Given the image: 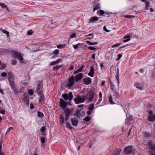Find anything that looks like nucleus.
I'll return each instance as SVG.
<instances>
[{
    "label": "nucleus",
    "instance_id": "nucleus-1",
    "mask_svg": "<svg viewBox=\"0 0 155 155\" xmlns=\"http://www.w3.org/2000/svg\"><path fill=\"white\" fill-rule=\"evenodd\" d=\"M149 147V152L150 155H155V144L153 143L152 141L150 140L146 145H144V148L147 149Z\"/></svg>",
    "mask_w": 155,
    "mask_h": 155
},
{
    "label": "nucleus",
    "instance_id": "nucleus-2",
    "mask_svg": "<svg viewBox=\"0 0 155 155\" xmlns=\"http://www.w3.org/2000/svg\"><path fill=\"white\" fill-rule=\"evenodd\" d=\"M37 85L36 92L38 95H40L42 92L43 85L42 81H39L37 82Z\"/></svg>",
    "mask_w": 155,
    "mask_h": 155
},
{
    "label": "nucleus",
    "instance_id": "nucleus-3",
    "mask_svg": "<svg viewBox=\"0 0 155 155\" xmlns=\"http://www.w3.org/2000/svg\"><path fill=\"white\" fill-rule=\"evenodd\" d=\"M86 99V96H83L82 98L80 95H78L76 98L74 99V101L75 104H79L84 102Z\"/></svg>",
    "mask_w": 155,
    "mask_h": 155
},
{
    "label": "nucleus",
    "instance_id": "nucleus-4",
    "mask_svg": "<svg viewBox=\"0 0 155 155\" xmlns=\"http://www.w3.org/2000/svg\"><path fill=\"white\" fill-rule=\"evenodd\" d=\"M62 97L66 101L68 100L71 101L73 99V95L72 92L71 91L69 93V95L68 94L65 93L62 95Z\"/></svg>",
    "mask_w": 155,
    "mask_h": 155
},
{
    "label": "nucleus",
    "instance_id": "nucleus-5",
    "mask_svg": "<svg viewBox=\"0 0 155 155\" xmlns=\"http://www.w3.org/2000/svg\"><path fill=\"white\" fill-rule=\"evenodd\" d=\"M11 53L14 58H23V54H21L18 51H13L11 52Z\"/></svg>",
    "mask_w": 155,
    "mask_h": 155
},
{
    "label": "nucleus",
    "instance_id": "nucleus-6",
    "mask_svg": "<svg viewBox=\"0 0 155 155\" xmlns=\"http://www.w3.org/2000/svg\"><path fill=\"white\" fill-rule=\"evenodd\" d=\"M94 92L92 90H91L88 91V94H87L85 96H86V97H87L88 100L89 101H91L93 100L94 96Z\"/></svg>",
    "mask_w": 155,
    "mask_h": 155
},
{
    "label": "nucleus",
    "instance_id": "nucleus-7",
    "mask_svg": "<svg viewBox=\"0 0 155 155\" xmlns=\"http://www.w3.org/2000/svg\"><path fill=\"white\" fill-rule=\"evenodd\" d=\"M59 105L62 109L64 110L67 107L68 104L67 102L61 98L60 99Z\"/></svg>",
    "mask_w": 155,
    "mask_h": 155
},
{
    "label": "nucleus",
    "instance_id": "nucleus-8",
    "mask_svg": "<svg viewBox=\"0 0 155 155\" xmlns=\"http://www.w3.org/2000/svg\"><path fill=\"white\" fill-rule=\"evenodd\" d=\"M71 111L70 109L67 108L64 110V113L65 114V120L66 121H67L69 119V117L71 114Z\"/></svg>",
    "mask_w": 155,
    "mask_h": 155
},
{
    "label": "nucleus",
    "instance_id": "nucleus-9",
    "mask_svg": "<svg viewBox=\"0 0 155 155\" xmlns=\"http://www.w3.org/2000/svg\"><path fill=\"white\" fill-rule=\"evenodd\" d=\"M8 80L9 84L15 82L14 81V75L12 74L11 72H9L8 73Z\"/></svg>",
    "mask_w": 155,
    "mask_h": 155
},
{
    "label": "nucleus",
    "instance_id": "nucleus-10",
    "mask_svg": "<svg viewBox=\"0 0 155 155\" xmlns=\"http://www.w3.org/2000/svg\"><path fill=\"white\" fill-rule=\"evenodd\" d=\"M9 84L12 89L13 92L15 94H16L19 93L18 91V89L15 85V82L10 83Z\"/></svg>",
    "mask_w": 155,
    "mask_h": 155
},
{
    "label": "nucleus",
    "instance_id": "nucleus-11",
    "mask_svg": "<svg viewBox=\"0 0 155 155\" xmlns=\"http://www.w3.org/2000/svg\"><path fill=\"white\" fill-rule=\"evenodd\" d=\"M74 76H72L69 79V84L67 85V86H68L69 87H71L74 84Z\"/></svg>",
    "mask_w": 155,
    "mask_h": 155
},
{
    "label": "nucleus",
    "instance_id": "nucleus-12",
    "mask_svg": "<svg viewBox=\"0 0 155 155\" xmlns=\"http://www.w3.org/2000/svg\"><path fill=\"white\" fill-rule=\"evenodd\" d=\"M132 149V146H129L126 147L124 149V152L126 154H129L130 153Z\"/></svg>",
    "mask_w": 155,
    "mask_h": 155
},
{
    "label": "nucleus",
    "instance_id": "nucleus-13",
    "mask_svg": "<svg viewBox=\"0 0 155 155\" xmlns=\"http://www.w3.org/2000/svg\"><path fill=\"white\" fill-rule=\"evenodd\" d=\"M83 82L84 84L88 85L91 83V80L90 78H87L83 79Z\"/></svg>",
    "mask_w": 155,
    "mask_h": 155
},
{
    "label": "nucleus",
    "instance_id": "nucleus-14",
    "mask_svg": "<svg viewBox=\"0 0 155 155\" xmlns=\"http://www.w3.org/2000/svg\"><path fill=\"white\" fill-rule=\"evenodd\" d=\"M71 120L72 122V124L74 126H76L78 125V120L76 118L72 117L71 119Z\"/></svg>",
    "mask_w": 155,
    "mask_h": 155
},
{
    "label": "nucleus",
    "instance_id": "nucleus-15",
    "mask_svg": "<svg viewBox=\"0 0 155 155\" xmlns=\"http://www.w3.org/2000/svg\"><path fill=\"white\" fill-rule=\"evenodd\" d=\"M113 96L115 97V100L118 99L120 97L119 94L116 90L113 91Z\"/></svg>",
    "mask_w": 155,
    "mask_h": 155
},
{
    "label": "nucleus",
    "instance_id": "nucleus-16",
    "mask_svg": "<svg viewBox=\"0 0 155 155\" xmlns=\"http://www.w3.org/2000/svg\"><path fill=\"white\" fill-rule=\"evenodd\" d=\"M94 67L92 66L90 68V71L88 73V75L91 77H93L94 76Z\"/></svg>",
    "mask_w": 155,
    "mask_h": 155
},
{
    "label": "nucleus",
    "instance_id": "nucleus-17",
    "mask_svg": "<svg viewBox=\"0 0 155 155\" xmlns=\"http://www.w3.org/2000/svg\"><path fill=\"white\" fill-rule=\"evenodd\" d=\"M83 75L82 73H79L77 75L75 76V81L76 82H78L81 80L82 78Z\"/></svg>",
    "mask_w": 155,
    "mask_h": 155
},
{
    "label": "nucleus",
    "instance_id": "nucleus-18",
    "mask_svg": "<svg viewBox=\"0 0 155 155\" xmlns=\"http://www.w3.org/2000/svg\"><path fill=\"white\" fill-rule=\"evenodd\" d=\"M99 20L98 17L96 16L90 18L89 19V22H88L93 23L95 21H96Z\"/></svg>",
    "mask_w": 155,
    "mask_h": 155
},
{
    "label": "nucleus",
    "instance_id": "nucleus-19",
    "mask_svg": "<svg viewBox=\"0 0 155 155\" xmlns=\"http://www.w3.org/2000/svg\"><path fill=\"white\" fill-rule=\"evenodd\" d=\"M121 151V149L118 148L115 150L112 155H119Z\"/></svg>",
    "mask_w": 155,
    "mask_h": 155
},
{
    "label": "nucleus",
    "instance_id": "nucleus-20",
    "mask_svg": "<svg viewBox=\"0 0 155 155\" xmlns=\"http://www.w3.org/2000/svg\"><path fill=\"white\" fill-rule=\"evenodd\" d=\"M101 8V6L100 4L99 3H97L93 9V12H94L96 10L100 9Z\"/></svg>",
    "mask_w": 155,
    "mask_h": 155
},
{
    "label": "nucleus",
    "instance_id": "nucleus-21",
    "mask_svg": "<svg viewBox=\"0 0 155 155\" xmlns=\"http://www.w3.org/2000/svg\"><path fill=\"white\" fill-rule=\"evenodd\" d=\"M133 120V116L132 115L130 116L128 118H127L126 120L125 123L127 124H130V122L127 121L128 120H129L130 121H131V120Z\"/></svg>",
    "mask_w": 155,
    "mask_h": 155
},
{
    "label": "nucleus",
    "instance_id": "nucleus-22",
    "mask_svg": "<svg viewBox=\"0 0 155 155\" xmlns=\"http://www.w3.org/2000/svg\"><path fill=\"white\" fill-rule=\"evenodd\" d=\"M80 110H77L76 113L74 114V115L77 117H80L81 115L80 114Z\"/></svg>",
    "mask_w": 155,
    "mask_h": 155
},
{
    "label": "nucleus",
    "instance_id": "nucleus-23",
    "mask_svg": "<svg viewBox=\"0 0 155 155\" xmlns=\"http://www.w3.org/2000/svg\"><path fill=\"white\" fill-rule=\"evenodd\" d=\"M0 6L2 8H6V10H7V11L9 12V11L8 9V8L7 5H5L4 3H2L0 2Z\"/></svg>",
    "mask_w": 155,
    "mask_h": 155
},
{
    "label": "nucleus",
    "instance_id": "nucleus-24",
    "mask_svg": "<svg viewBox=\"0 0 155 155\" xmlns=\"http://www.w3.org/2000/svg\"><path fill=\"white\" fill-rule=\"evenodd\" d=\"M61 60V59H58L55 61H52L50 64V65H53L59 63Z\"/></svg>",
    "mask_w": 155,
    "mask_h": 155
},
{
    "label": "nucleus",
    "instance_id": "nucleus-25",
    "mask_svg": "<svg viewBox=\"0 0 155 155\" xmlns=\"http://www.w3.org/2000/svg\"><path fill=\"white\" fill-rule=\"evenodd\" d=\"M40 97L39 99V102H41L42 101H44L45 100V97L43 94H42V93L40 95Z\"/></svg>",
    "mask_w": 155,
    "mask_h": 155
},
{
    "label": "nucleus",
    "instance_id": "nucleus-26",
    "mask_svg": "<svg viewBox=\"0 0 155 155\" xmlns=\"http://www.w3.org/2000/svg\"><path fill=\"white\" fill-rule=\"evenodd\" d=\"M149 120L150 122H153L155 120V115L149 116L148 117Z\"/></svg>",
    "mask_w": 155,
    "mask_h": 155
},
{
    "label": "nucleus",
    "instance_id": "nucleus-27",
    "mask_svg": "<svg viewBox=\"0 0 155 155\" xmlns=\"http://www.w3.org/2000/svg\"><path fill=\"white\" fill-rule=\"evenodd\" d=\"M105 57L106 58H112V56L111 55V54L110 52H107L105 54Z\"/></svg>",
    "mask_w": 155,
    "mask_h": 155
},
{
    "label": "nucleus",
    "instance_id": "nucleus-28",
    "mask_svg": "<svg viewBox=\"0 0 155 155\" xmlns=\"http://www.w3.org/2000/svg\"><path fill=\"white\" fill-rule=\"evenodd\" d=\"M94 105L93 103L91 104L89 106V110L90 111H92L94 109Z\"/></svg>",
    "mask_w": 155,
    "mask_h": 155
},
{
    "label": "nucleus",
    "instance_id": "nucleus-29",
    "mask_svg": "<svg viewBox=\"0 0 155 155\" xmlns=\"http://www.w3.org/2000/svg\"><path fill=\"white\" fill-rule=\"evenodd\" d=\"M93 35L92 33L89 34L87 35H85V37H89L87 38L89 39H92L93 38Z\"/></svg>",
    "mask_w": 155,
    "mask_h": 155
},
{
    "label": "nucleus",
    "instance_id": "nucleus-30",
    "mask_svg": "<svg viewBox=\"0 0 155 155\" xmlns=\"http://www.w3.org/2000/svg\"><path fill=\"white\" fill-rule=\"evenodd\" d=\"M91 119V118L90 116H87L84 118L83 120L87 122H89Z\"/></svg>",
    "mask_w": 155,
    "mask_h": 155
},
{
    "label": "nucleus",
    "instance_id": "nucleus-31",
    "mask_svg": "<svg viewBox=\"0 0 155 155\" xmlns=\"http://www.w3.org/2000/svg\"><path fill=\"white\" fill-rule=\"evenodd\" d=\"M109 101L110 102V103L111 104H114V102L113 101L112 96L111 95H110L109 97Z\"/></svg>",
    "mask_w": 155,
    "mask_h": 155
},
{
    "label": "nucleus",
    "instance_id": "nucleus-32",
    "mask_svg": "<svg viewBox=\"0 0 155 155\" xmlns=\"http://www.w3.org/2000/svg\"><path fill=\"white\" fill-rule=\"evenodd\" d=\"M105 13V12L103 10H101L99 11H98L97 12V14L98 15H102L104 14Z\"/></svg>",
    "mask_w": 155,
    "mask_h": 155
},
{
    "label": "nucleus",
    "instance_id": "nucleus-33",
    "mask_svg": "<svg viewBox=\"0 0 155 155\" xmlns=\"http://www.w3.org/2000/svg\"><path fill=\"white\" fill-rule=\"evenodd\" d=\"M65 45L64 44H59L58 45L57 47L58 48H64Z\"/></svg>",
    "mask_w": 155,
    "mask_h": 155
},
{
    "label": "nucleus",
    "instance_id": "nucleus-34",
    "mask_svg": "<svg viewBox=\"0 0 155 155\" xmlns=\"http://www.w3.org/2000/svg\"><path fill=\"white\" fill-rule=\"evenodd\" d=\"M61 67V65H60L57 66L56 67H54L53 68V70L54 71H57Z\"/></svg>",
    "mask_w": 155,
    "mask_h": 155
},
{
    "label": "nucleus",
    "instance_id": "nucleus-35",
    "mask_svg": "<svg viewBox=\"0 0 155 155\" xmlns=\"http://www.w3.org/2000/svg\"><path fill=\"white\" fill-rule=\"evenodd\" d=\"M135 86H136V87L137 88L141 90L142 89V88L143 86L142 85H140L139 84H137V83H136Z\"/></svg>",
    "mask_w": 155,
    "mask_h": 155
},
{
    "label": "nucleus",
    "instance_id": "nucleus-36",
    "mask_svg": "<svg viewBox=\"0 0 155 155\" xmlns=\"http://www.w3.org/2000/svg\"><path fill=\"white\" fill-rule=\"evenodd\" d=\"M144 134L147 137H150L151 135V134L150 132L146 131L144 132Z\"/></svg>",
    "mask_w": 155,
    "mask_h": 155
},
{
    "label": "nucleus",
    "instance_id": "nucleus-37",
    "mask_svg": "<svg viewBox=\"0 0 155 155\" xmlns=\"http://www.w3.org/2000/svg\"><path fill=\"white\" fill-rule=\"evenodd\" d=\"M38 117L42 118L44 117V114L43 113L40 112L38 111L37 112Z\"/></svg>",
    "mask_w": 155,
    "mask_h": 155
},
{
    "label": "nucleus",
    "instance_id": "nucleus-38",
    "mask_svg": "<svg viewBox=\"0 0 155 155\" xmlns=\"http://www.w3.org/2000/svg\"><path fill=\"white\" fill-rule=\"evenodd\" d=\"M60 121L62 124H64L65 123L64 118L62 116H61L60 118Z\"/></svg>",
    "mask_w": 155,
    "mask_h": 155
},
{
    "label": "nucleus",
    "instance_id": "nucleus-39",
    "mask_svg": "<svg viewBox=\"0 0 155 155\" xmlns=\"http://www.w3.org/2000/svg\"><path fill=\"white\" fill-rule=\"evenodd\" d=\"M81 43H78L77 44L73 45L74 48L76 50H77L79 46L81 44Z\"/></svg>",
    "mask_w": 155,
    "mask_h": 155
},
{
    "label": "nucleus",
    "instance_id": "nucleus-40",
    "mask_svg": "<svg viewBox=\"0 0 155 155\" xmlns=\"http://www.w3.org/2000/svg\"><path fill=\"white\" fill-rule=\"evenodd\" d=\"M149 5L150 2L148 1H147L145 2V7L146 8L145 9L146 10H147L149 9L147 8L149 6Z\"/></svg>",
    "mask_w": 155,
    "mask_h": 155
},
{
    "label": "nucleus",
    "instance_id": "nucleus-41",
    "mask_svg": "<svg viewBox=\"0 0 155 155\" xmlns=\"http://www.w3.org/2000/svg\"><path fill=\"white\" fill-rule=\"evenodd\" d=\"M59 53V51L58 49L54 50L53 52V54L55 56L57 55Z\"/></svg>",
    "mask_w": 155,
    "mask_h": 155
},
{
    "label": "nucleus",
    "instance_id": "nucleus-42",
    "mask_svg": "<svg viewBox=\"0 0 155 155\" xmlns=\"http://www.w3.org/2000/svg\"><path fill=\"white\" fill-rule=\"evenodd\" d=\"M2 143V142L1 141V142H0V155H4V153L1 150V149H2V145H1V143Z\"/></svg>",
    "mask_w": 155,
    "mask_h": 155
},
{
    "label": "nucleus",
    "instance_id": "nucleus-43",
    "mask_svg": "<svg viewBox=\"0 0 155 155\" xmlns=\"http://www.w3.org/2000/svg\"><path fill=\"white\" fill-rule=\"evenodd\" d=\"M66 126L67 128H69L71 130L72 129V127L71 126L70 124L68 122L67 123Z\"/></svg>",
    "mask_w": 155,
    "mask_h": 155
},
{
    "label": "nucleus",
    "instance_id": "nucleus-44",
    "mask_svg": "<svg viewBox=\"0 0 155 155\" xmlns=\"http://www.w3.org/2000/svg\"><path fill=\"white\" fill-rule=\"evenodd\" d=\"M110 86H111V89L113 91L114 90V85L113 83L111 81H110Z\"/></svg>",
    "mask_w": 155,
    "mask_h": 155
},
{
    "label": "nucleus",
    "instance_id": "nucleus-45",
    "mask_svg": "<svg viewBox=\"0 0 155 155\" xmlns=\"http://www.w3.org/2000/svg\"><path fill=\"white\" fill-rule=\"evenodd\" d=\"M2 31L3 32V33H4L6 34L7 37H8L9 36V32L5 31V30L2 29Z\"/></svg>",
    "mask_w": 155,
    "mask_h": 155
},
{
    "label": "nucleus",
    "instance_id": "nucleus-46",
    "mask_svg": "<svg viewBox=\"0 0 155 155\" xmlns=\"http://www.w3.org/2000/svg\"><path fill=\"white\" fill-rule=\"evenodd\" d=\"M85 67V66L84 65H82L81 66L79 69H78V70L79 71V72H81L83 69Z\"/></svg>",
    "mask_w": 155,
    "mask_h": 155
},
{
    "label": "nucleus",
    "instance_id": "nucleus-47",
    "mask_svg": "<svg viewBox=\"0 0 155 155\" xmlns=\"http://www.w3.org/2000/svg\"><path fill=\"white\" fill-rule=\"evenodd\" d=\"M28 93L30 95H32L34 93L33 91L31 89H30L28 91Z\"/></svg>",
    "mask_w": 155,
    "mask_h": 155
},
{
    "label": "nucleus",
    "instance_id": "nucleus-48",
    "mask_svg": "<svg viewBox=\"0 0 155 155\" xmlns=\"http://www.w3.org/2000/svg\"><path fill=\"white\" fill-rule=\"evenodd\" d=\"M119 71H118H118H117V74L116 76V79L118 82V84L119 83Z\"/></svg>",
    "mask_w": 155,
    "mask_h": 155
},
{
    "label": "nucleus",
    "instance_id": "nucleus-49",
    "mask_svg": "<svg viewBox=\"0 0 155 155\" xmlns=\"http://www.w3.org/2000/svg\"><path fill=\"white\" fill-rule=\"evenodd\" d=\"M125 17L127 18H134L135 17V16L134 15H126L125 16Z\"/></svg>",
    "mask_w": 155,
    "mask_h": 155
},
{
    "label": "nucleus",
    "instance_id": "nucleus-50",
    "mask_svg": "<svg viewBox=\"0 0 155 155\" xmlns=\"http://www.w3.org/2000/svg\"><path fill=\"white\" fill-rule=\"evenodd\" d=\"M33 31L31 30H29L27 31V34L29 35H30L32 34Z\"/></svg>",
    "mask_w": 155,
    "mask_h": 155
},
{
    "label": "nucleus",
    "instance_id": "nucleus-51",
    "mask_svg": "<svg viewBox=\"0 0 155 155\" xmlns=\"http://www.w3.org/2000/svg\"><path fill=\"white\" fill-rule=\"evenodd\" d=\"M41 141L42 144L44 143L45 142V138L43 137H41Z\"/></svg>",
    "mask_w": 155,
    "mask_h": 155
},
{
    "label": "nucleus",
    "instance_id": "nucleus-52",
    "mask_svg": "<svg viewBox=\"0 0 155 155\" xmlns=\"http://www.w3.org/2000/svg\"><path fill=\"white\" fill-rule=\"evenodd\" d=\"M45 130V126L42 127L40 129V131L42 132H44Z\"/></svg>",
    "mask_w": 155,
    "mask_h": 155
},
{
    "label": "nucleus",
    "instance_id": "nucleus-53",
    "mask_svg": "<svg viewBox=\"0 0 155 155\" xmlns=\"http://www.w3.org/2000/svg\"><path fill=\"white\" fill-rule=\"evenodd\" d=\"M17 61L16 60H13L12 61V65H15L17 63Z\"/></svg>",
    "mask_w": 155,
    "mask_h": 155
},
{
    "label": "nucleus",
    "instance_id": "nucleus-54",
    "mask_svg": "<svg viewBox=\"0 0 155 155\" xmlns=\"http://www.w3.org/2000/svg\"><path fill=\"white\" fill-rule=\"evenodd\" d=\"M88 49L89 50H93V51L95 50L96 49V48H95L94 47H92V46L89 47H88Z\"/></svg>",
    "mask_w": 155,
    "mask_h": 155
},
{
    "label": "nucleus",
    "instance_id": "nucleus-55",
    "mask_svg": "<svg viewBox=\"0 0 155 155\" xmlns=\"http://www.w3.org/2000/svg\"><path fill=\"white\" fill-rule=\"evenodd\" d=\"M131 36L129 35H127L124 36L123 38L124 39H125L126 38H130V37Z\"/></svg>",
    "mask_w": 155,
    "mask_h": 155
},
{
    "label": "nucleus",
    "instance_id": "nucleus-56",
    "mask_svg": "<svg viewBox=\"0 0 155 155\" xmlns=\"http://www.w3.org/2000/svg\"><path fill=\"white\" fill-rule=\"evenodd\" d=\"M76 36V34L75 33H73L71 35L70 38H75Z\"/></svg>",
    "mask_w": 155,
    "mask_h": 155
},
{
    "label": "nucleus",
    "instance_id": "nucleus-57",
    "mask_svg": "<svg viewBox=\"0 0 155 155\" xmlns=\"http://www.w3.org/2000/svg\"><path fill=\"white\" fill-rule=\"evenodd\" d=\"M121 44V43H118V44H116L115 45L112 46V47L113 48H114L115 47H117Z\"/></svg>",
    "mask_w": 155,
    "mask_h": 155
},
{
    "label": "nucleus",
    "instance_id": "nucleus-58",
    "mask_svg": "<svg viewBox=\"0 0 155 155\" xmlns=\"http://www.w3.org/2000/svg\"><path fill=\"white\" fill-rule=\"evenodd\" d=\"M6 67V66L5 64H3L2 65L1 68H0V69L1 70L5 68Z\"/></svg>",
    "mask_w": 155,
    "mask_h": 155
},
{
    "label": "nucleus",
    "instance_id": "nucleus-59",
    "mask_svg": "<svg viewBox=\"0 0 155 155\" xmlns=\"http://www.w3.org/2000/svg\"><path fill=\"white\" fill-rule=\"evenodd\" d=\"M7 75L6 73L5 72H2L1 73V76L2 77H5Z\"/></svg>",
    "mask_w": 155,
    "mask_h": 155
},
{
    "label": "nucleus",
    "instance_id": "nucleus-60",
    "mask_svg": "<svg viewBox=\"0 0 155 155\" xmlns=\"http://www.w3.org/2000/svg\"><path fill=\"white\" fill-rule=\"evenodd\" d=\"M5 110L3 109H0V113L3 114H5Z\"/></svg>",
    "mask_w": 155,
    "mask_h": 155
},
{
    "label": "nucleus",
    "instance_id": "nucleus-61",
    "mask_svg": "<svg viewBox=\"0 0 155 155\" xmlns=\"http://www.w3.org/2000/svg\"><path fill=\"white\" fill-rule=\"evenodd\" d=\"M103 29H104V30L106 31L107 32H108L110 31V30H107V28H106V27L105 26H104V27H103Z\"/></svg>",
    "mask_w": 155,
    "mask_h": 155
},
{
    "label": "nucleus",
    "instance_id": "nucleus-62",
    "mask_svg": "<svg viewBox=\"0 0 155 155\" xmlns=\"http://www.w3.org/2000/svg\"><path fill=\"white\" fill-rule=\"evenodd\" d=\"M19 61V62L21 63H25L24 62L25 60L24 59H18Z\"/></svg>",
    "mask_w": 155,
    "mask_h": 155
},
{
    "label": "nucleus",
    "instance_id": "nucleus-63",
    "mask_svg": "<svg viewBox=\"0 0 155 155\" xmlns=\"http://www.w3.org/2000/svg\"><path fill=\"white\" fill-rule=\"evenodd\" d=\"M149 114L150 116H154L153 115V111L152 110H150L149 111Z\"/></svg>",
    "mask_w": 155,
    "mask_h": 155
},
{
    "label": "nucleus",
    "instance_id": "nucleus-64",
    "mask_svg": "<svg viewBox=\"0 0 155 155\" xmlns=\"http://www.w3.org/2000/svg\"><path fill=\"white\" fill-rule=\"evenodd\" d=\"M87 43L89 44L90 45H93V43L89 41H87Z\"/></svg>",
    "mask_w": 155,
    "mask_h": 155
}]
</instances>
